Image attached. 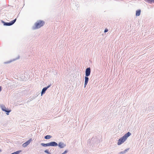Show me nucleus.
<instances>
[{
    "instance_id": "nucleus-18",
    "label": "nucleus",
    "mask_w": 154,
    "mask_h": 154,
    "mask_svg": "<svg viewBox=\"0 0 154 154\" xmlns=\"http://www.w3.org/2000/svg\"><path fill=\"white\" fill-rule=\"evenodd\" d=\"M67 152L66 151H65L63 153H62V154H65Z\"/></svg>"
},
{
    "instance_id": "nucleus-6",
    "label": "nucleus",
    "mask_w": 154,
    "mask_h": 154,
    "mask_svg": "<svg viewBox=\"0 0 154 154\" xmlns=\"http://www.w3.org/2000/svg\"><path fill=\"white\" fill-rule=\"evenodd\" d=\"M32 141V139H30L29 140L26 141L24 143H23L22 145V146L24 147H26L28 144H29Z\"/></svg>"
},
{
    "instance_id": "nucleus-8",
    "label": "nucleus",
    "mask_w": 154,
    "mask_h": 154,
    "mask_svg": "<svg viewBox=\"0 0 154 154\" xmlns=\"http://www.w3.org/2000/svg\"><path fill=\"white\" fill-rule=\"evenodd\" d=\"M50 85H49L47 87L44 88L42 90V95L43 94H44L45 92V91H46L47 89L49 87H50Z\"/></svg>"
},
{
    "instance_id": "nucleus-7",
    "label": "nucleus",
    "mask_w": 154,
    "mask_h": 154,
    "mask_svg": "<svg viewBox=\"0 0 154 154\" xmlns=\"http://www.w3.org/2000/svg\"><path fill=\"white\" fill-rule=\"evenodd\" d=\"M49 143V146H57L58 145L55 142H52Z\"/></svg>"
},
{
    "instance_id": "nucleus-17",
    "label": "nucleus",
    "mask_w": 154,
    "mask_h": 154,
    "mask_svg": "<svg viewBox=\"0 0 154 154\" xmlns=\"http://www.w3.org/2000/svg\"><path fill=\"white\" fill-rule=\"evenodd\" d=\"M108 29H105L104 30V32H108Z\"/></svg>"
},
{
    "instance_id": "nucleus-14",
    "label": "nucleus",
    "mask_w": 154,
    "mask_h": 154,
    "mask_svg": "<svg viewBox=\"0 0 154 154\" xmlns=\"http://www.w3.org/2000/svg\"><path fill=\"white\" fill-rule=\"evenodd\" d=\"M21 152V150H19L17 151H16V152H14L11 154H19V153L20 152Z\"/></svg>"
},
{
    "instance_id": "nucleus-9",
    "label": "nucleus",
    "mask_w": 154,
    "mask_h": 154,
    "mask_svg": "<svg viewBox=\"0 0 154 154\" xmlns=\"http://www.w3.org/2000/svg\"><path fill=\"white\" fill-rule=\"evenodd\" d=\"M88 80L89 79L88 77L86 76L85 77V87L87 85Z\"/></svg>"
},
{
    "instance_id": "nucleus-2",
    "label": "nucleus",
    "mask_w": 154,
    "mask_h": 154,
    "mask_svg": "<svg viewBox=\"0 0 154 154\" xmlns=\"http://www.w3.org/2000/svg\"><path fill=\"white\" fill-rule=\"evenodd\" d=\"M44 22L43 21L39 20L36 22L35 25L33 29H36L40 28L41 27L43 26L44 24Z\"/></svg>"
},
{
    "instance_id": "nucleus-15",
    "label": "nucleus",
    "mask_w": 154,
    "mask_h": 154,
    "mask_svg": "<svg viewBox=\"0 0 154 154\" xmlns=\"http://www.w3.org/2000/svg\"><path fill=\"white\" fill-rule=\"evenodd\" d=\"M145 1L149 3H151L152 2H154V0H145Z\"/></svg>"
},
{
    "instance_id": "nucleus-19",
    "label": "nucleus",
    "mask_w": 154,
    "mask_h": 154,
    "mask_svg": "<svg viewBox=\"0 0 154 154\" xmlns=\"http://www.w3.org/2000/svg\"><path fill=\"white\" fill-rule=\"evenodd\" d=\"M1 91V86H0V92Z\"/></svg>"
},
{
    "instance_id": "nucleus-11",
    "label": "nucleus",
    "mask_w": 154,
    "mask_h": 154,
    "mask_svg": "<svg viewBox=\"0 0 154 154\" xmlns=\"http://www.w3.org/2000/svg\"><path fill=\"white\" fill-rule=\"evenodd\" d=\"M58 146L60 148H63L64 147V145L63 143H60L58 144Z\"/></svg>"
},
{
    "instance_id": "nucleus-10",
    "label": "nucleus",
    "mask_w": 154,
    "mask_h": 154,
    "mask_svg": "<svg viewBox=\"0 0 154 154\" xmlns=\"http://www.w3.org/2000/svg\"><path fill=\"white\" fill-rule=\"evenodd\" d=\"M140 10H137L136 11V16H139L140 14Z\"/></svg>"
},
{
    "instance_id": "nucleus-13",
    "label": "nucleus",
    "mask_w": 154,
    "mask_h": 154,
    "mask_svg": "<svg viewBox=\"0 0 154 154\" xmlns=\"http://www.w3.org/2000/svg\"><path fill=\"white\" fill-rule=\"evenodd\" d=\"M51 135H47L45 137V139H48L51 138Z\"/></svg>"
},
{
    "instance_id": "nucleus-12",
    "label": "nucleus",
    "mask_w": 154,
    "mask_h": 154,
    "mask_svg": "<svg viewBox=\"0 0 154 154\" xmlns=\"http://www.w3.org/2000/svg\"><path fill=\"white\" fill-rule=\"evenodd\" d=\"M41 145L44 146H49V143H42Z\"/></svg>"
},
{
    "instance_id": "nucleus-3",
    "label": "nucleus",
    "mask_w": 154,
    "mask_h": 154,
    "mask_svg": "<svg viewBox=\"0 0 154 154\" xmlns=\"http://www.w3.org/2000/svg\"><path fill=\"white\" fill-rule=\"evenodd\" d=\"M1 107L2 110L5 111V112H7L6 113L7 115H8L9 114V112H10L11 111V110H7L5 106L4 105H1Z\"/></svg>"
},
{
    "instance_id": "nucleus-1",
    "label": "nucleus",
    "mask_w": 154,
    "mask_h": 154,
    "mask_svg": "<svg viewBox=\"0 0 154 154\" xmlns=\"http://www.w3.org/2000/svg\"><path fill=\"white\" fill-rule=\"evenodd\" d=\"M131 134L129 132H128L123 137L120 138L118 141L117 144L118 145H120L124 142L127 138Z\"/></svg>"
},
{
    "instance_id": "nucleus-4",
    "label": "nucleus",
    "mask_w": 154,
    "mask_h": 154,
    "mask_svg": "<svg viewBox=\"0 0 154 154\" xmlns=\"http://www.w3.org/2000/svg\"><path fill=\"white\" fill-rule=\"evenodd\" d=\"M16 19H15L14 20L12 21L10 23H5L4 22V25L5 26H11L16 21Z\"/></svg>"
},
{
    "instance_id": "nucleus-5",
    "label": "nucleus",
    "mask_w": 154,
    "mask_h": 154,
    "mask_svg": "<svg viewBox=\"0 0 154 154\" xmlns=\"http://www.w3.org/2000/svg\"><path fill=\"white\" fill-rule=\"evenodd\" d=\"M91 69L90 68H87L85 71V75L86 76H88L90 74Z\"/></svg>"
},
{
    "instance_id": "nucleus-16",
    "label": "nucleus",
    "mask_w": 154,
    "mask_h": 154,
    "mask_svg": "<svg viewBox=\"0 0 154 154\" xmlns=\"http://www.w3.org/2000/svg\"><path fill=\"white\" fill-rule=\"evenodd\" d=\"M45 152L46 153L48 154H50L49 152H48V150L47 149L45 150Z\"/></svg>"
}]
</instances>
